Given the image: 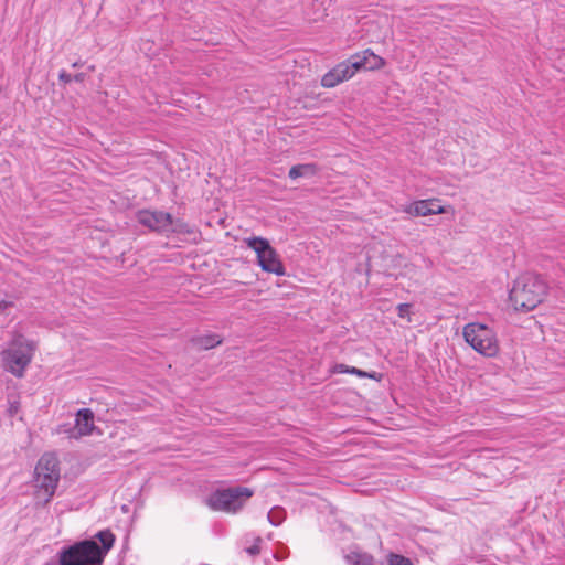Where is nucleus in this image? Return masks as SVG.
Instances as JSON below:
<instances>
[{
    "instance_id": "obj_1",
    "label": "nucleus",
    "mask_w": 565,
    "mask_h": 565,
    "mask_svg": "<svg viewBox=\"0 0 565 565\" xmlns=\"http://www.w3.org/2000/svg\"><path fill=\"white\" fill-rule=\"evenodd\" d=\"M547 295L546 282L537 275L520 276L510 291V300L518 310L530 311L536 308Z\"/></svg>"
},
{
    "instance_id": "obj_2",
    "label": "nucleus",
    "mask_w": 565,
    "mask_h": 565,
    "mask_svg": "<svg viewBox=\"0 0 565 565\" xmlns=\"http://www.w3.org/2000/svg\"><path fill=\"white\" fill-rule=\"evenodd\" d=\"M36 351V343L22 334H17L8 344V348L0 352L1 365L4 371L15 377H23L25 370L32 362Z\"/></svg>"
},
{
    "instance_id": "obj_3",
    "label": "nucleus",
    "mask_w": 565,
    "mask_h": 565,
    "mask_svg": "<svg viewBox=\"0 0 565 565\" xmlns=\"http://www.w3.org/2000/svg\"><path fill=\"white\" fill-rule=\"evenodd\" d=\"M34 499L38 504H47L55 494L60 481L58 460L54 454H44L34 470Z\"/></svg>"
},
{
    "instance_id": "obj_4",
    "label": "nucleus",
    "mask_w": 565,
    "mask_h": 565,
    "mask_svg": "<svg viewBox=\"0 0 565 565\" xmlns=\"http://www.w3.org/2000/svg\"><path fill=\"white\" fill-rule=\"evenodd\" d=\"M462 335L465 341L483 356L494 358L500 351L495 331L484 323H467L463 327Z\"/></svg>"
},
{
    "instance_id": "obj_5",
    "label": "nucleus",
    "mask_w": 565,
    "mask_h": 565,
    "mask_svg": "<svg viewBox=\"0 0 565 565\" xmlns=\"http://www.w3.org/2000/svg\"><path fill=\"white\" fill-rule=\"evenodd\" d=\"M104 557L100 546L90 540L75 543L58 553L60 565H99Z\"/></svg>"
},
{
    "instance_id": "obj_6",
    "label": "nucleus",
    "mask_w": 565,
    "mask_h": 565,
    "mask_svg": "<svg viewBox=\"0 0 565 565\" xmlns=\"http://www.w3.org/2000/svg\"><path fill=\"white\" fill-rule=\"evenodd\" d=\"M253 490L246 487H233L216 490L206 499V505L213 511L237 513L252 498Z\"/></svg>"
},
{
    "instance_id": "obj_7",
    "label": "nucleus",
    "mask_w": 565,
    "mask_h": 565,
    "mask_svg": "<svg viewBox=\"0 0 565 565\" xmlns=\"http://www.w3.org/2000/svg\"><path fill=\"white\" fill-rule=\"evenodd\" d=\"M257 255V263L264 271L277 276L285 275V267L277 252L270 246L268 239L257 236L246 237L243 241Z\"/></svg>"
},
{
    "instance_id": "obj_8",
    "label": "nucleus",
    "mask_w": 565,
    "mask_h": 565,
    "mask_svg": "<svg viewBox=\"0 0 565 565\" xmlns=\"http://www.w3.org/2000/svg\"><path fill=\"white\" fill-rule=\"evenodd\" d=\"M138 222L151 231L170 233L180 231L181 224L174 223L171 214L162 211L143 210L137 214Z\"/></svg>"
},
{
    "instance_id": "obj_9",
    "label": "nucleus",
    "mask_w": 565,
    "mask_h": 565,
    "mask_svg": "<svg viewBox=\"0 0 565 565\" xmlns=\"http://www.w3.org/2000/svg\"><path fill=\"white\" fill-rule=\"evenodd\" d=\"M358 71L359 64L358 62L353 61V55H351L347 61L339 63L327 74H324L321 79V85L328 88L334 87L338 84L353 77Z\"/></svg>"
},
{
    "instance_id": "obj_10",
    "label": "nucleus",
    "mask_w": 565,
    "mask_h": 565,
    "mask_svg": "<svg viewBox=\"0 0 565 565\" xmlns=\"http://www.w3.org/2000/svg\"><path fill=\"white\" fill-rule=\"evenodd\" d=\"M94 428V413L89 408H82L76 413L74 427L67 431L68 437L78 439L88 436Z\"/></svg>"
},
{
    "instance_id": "obj_11",
    "label": "nucleus",
    "mask_w": 565,
    "mask_h": 565,
    "mask_svg": "<svg viewBox=\"0 0 565 565\" xmlns=\"http://www.w3.org/2000/svg\"><path fill=\"white\" fill-rule=\"evenodd\" d=\"M353 61L358 62L359 71H376L385 66V60L369 49L353 54Z\"/></svg>"
},
{
    "instance_id": "obj_12",
    "label": "nucleus",
    "mask_w": 565,
    "mask_h": 565,
    "mask_svg": "<svg viewBox=\"0 0 565 565\" xmlns=\"http://www.w3.org/2000/svg\"><path fill=\"white\" fill-rule=\"evenodd\" d=\"M348 565H375L374 557L359 548H352L344 555Z\"/></svg>"
},
{
    "instance_id": "obj_13",
    "label": "nucleus",
    "mask_w": 565,
    "mask_h": 565,
    "mask_svg": "<svg viewBox=\"0 0 565 565\" xmlns=\"http://www.w3.org/2000/svg\"><path fill=\"white\" fill-rule=\"evenodd\" d=\"M317 172V168L312 163H306V164H296L292 166L289 170V178L290 179H298L300 177H311L315 175Z\"/></svg>"
},
{
    "instance_id": "obj_14",
    "label": "nucleus",
    "mask_w": 565,
    "mask_h": 565,
    "mask_svg": "<svg viewBox=\"0 0 565 565\" xmlns=\"http://www.w3.org/2000/svg\"><path fill=\"white\" fill-rule=\"evenodd\" d=\"M406 213L413 216H427L430 215L429 205L427 200H419L409 204L404 210Z\"/></svg>"
},
{
    "instance_id": "obj_15",
    "label": "nucleus",
    "mask_w": 565,
    "mask_h": 565,
    "mask_svg": "<svg viewBox=\"0 0 565 565\" xmlns=\"http://www.w3.org/2000/svg\"><path fill=\"white\" fill-rule=\"evenodd\" d=\"M222 342L221 338L216 334H207L198 337L194 339L195 345H198L200 349L209 350L216 345H218Z\"/></svg>"
},
{
    "instance_id": "obj_16",
    "label": "nucleus",
    "mask_w": 565,
    "mask_h": 565,
    "mask_svg": "<svg viewBox=\"0 0 565 565\" xmlns=\"http://www.w3.org/2000/svg\"><path fill=\"white\" fill-rule=\"evenodd\" d=\"M267 519L274 526L280 525L286 519V512L280 507H274L267 514Z\"/></svg>"
},
{
    "instance_id": "obj_17",
    "label": "nucleus",
    "mask_w": 565,
    "mask_h": 565,
    "mask_svg": "<svg viewBox=\"0 0 565 565\" xmlns=\"http://www.w3.org/2000/svg\"><path fill=\"white\" fill-rule=\"evenodd\" d=\"M97 537L103 545V547H100L102 551L106 554L113 546L115 536L113 535V533L110 531H100L97 534Z\"/></svg>"
},
{
    "instance_id": "obj_18",
    "label": "nucleus",
    "mask_w": 565,
    "mask_h": 565,
    "mask_svg": "<svg viewBox=\"0 0 565 565\" xmlns=\"http://www.w3.org/2000/svg\"><path fill=\"white\" fill-rule=\"evenodd\" d=\"M428 205L430 215L433 214H443L447 212V209L440 204L438 199H428Z\"/></svg>"
},
{
    "instance_id": "obj_19",
    "label": "nucleus",
    "mask_w": 565,
    "mask_h": 565,
    "mask_svg": "<svg viewBox=\"0 0 565 565\" xmlns=\"http://www.w3.org/2000/svg\"><path fill=\"white\" fill-rule=\"evenodd\" d=\"M344 372L354 374L359 377H369V379H373V380H379L377 373H375V372L367 373V372L356 369L354 366L345 367Z\"/></svg>"
},
{
    "instance_id": "obj_20",
    "label": "nucleus",
    "mask_w": 565,
    "mask_h": 565,
    "mask_svg": "<svg viewBox=\"0 0 565 565\" xmlns=\"http://www.w3.org/2000/svg\"><path fill=\"white\" fill-rule=\"evenodd\" d=\"M388 565H413L412 561L399 554H390Z\"/></svg>"
},
{
    "instance_id": "obj_21",
    "label": "nucleus",
    "mask_w": 565,
    "mask_h": 565,
    "mask_svg": "<svg viewBox=\"0 0 565 565\" xmlns=\"http://www.w3.org/2000/svg\"><path fill=\"white\" fill-rule=\"evenodd\" d=\"M411 305L409 303H399L397 306V313L398 317L403 319H407V321H411V312H409Z\"/></svg>"
},
{
    "instance_id": "obj_22",
    "label": "nucleus",
    "mask_w": 565,
    "mask_h": 565,
    "mask_svg": "<svg viewBox=\"0 0 565 565\" xmlns=\"http://www.w3.org/2000/svg\"><path fill=\"white\" fill-rule=\"evenodd\" d=\"M262 542H263L262 537H259V536L255 537V542H254V544H253L252 546H249V547H246V548H245V551H246L249 555H252V556H256V555H258V554H259V552H260V547H259V545H260V543H262Z\"/></svg>"
},
{
    "instance_id": "obj_23",
    "label": "nucleus",
    "mask_w": 565,
    "mask_h": 565,
    "mask_svg": "<svg viewBox=\"0 0 565 565\" xmlns=\"http://www.w3.org/2000/svg\"><path fill=\"white\" fill-rule=\"evenodd\" d=\"M58 79L64 83V84H67V83H71L73 81V76L68 73H66V71H61L60 74H58Z\"/></svg>"
},
{
    "instance_id": "obj_24",
    "label": "nucleus",
    "mask_w": 565,
    "mask_h": 565,
    "mask_svg": "<svg viewBox=\"0 0 565 565\" xmlns=\"http://www.w3.org/2000/svg\"><path fill=\"white\" fill-rule=\"evenodd\" d=\"M13 302L7 300H0V313L3 312L7 308L12 307Z\"/></svg>"
},
{
    "instance_id": "obj_25",
    "label": "nucleus",
    "mask_w": 565,
    "mask_h": 565,
    "mask_svg": "<svg viewBox=\"0 0 565 565\" xmlns=\"http://www.w3.org/2000/svg\"><path fill=\"white\" fill-rule=\"evenodd\" d=\"M85 78V74L84 73H79V74H76L73 76V81L75 82H83Z\"/></svg>"
},
{
    "instance_id": "obj_26",
    "label": "nucleus",
    "mask_w": 565,
    "mask_h": 565,
    "mask_svg": "<svg viewBox=\"0 0 565 565\" xmlns=\"http://www.w3.org/2000/svg\"><path fill=\"white\" fill-rule=\"evenodd\" d=\"M345 367H348L347 365L344 364H339L337 365V371L340 372V373H345Z\"/></svg>"
},
{
    "instance_id": "obj_27",
    "label": "nucleus",
    "mask_w": 565,
    "mask_h": 565,
    "mask_svg": "<svg viewBox=\"0 0 565 565\" xmlns=\"http://www.w3.org/2000/svg\"><path fill=\"white\" fill-rule=\"evenodd\" d=\"M78 66H81V63H79V62H75V63L73 64V67H78Z\"/></svg>"
}]
</instances>
